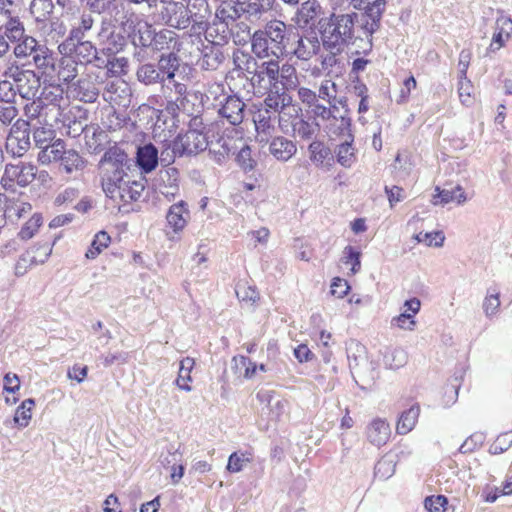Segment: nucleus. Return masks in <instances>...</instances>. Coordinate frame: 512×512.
Returning a JSON list of instances; mask_svg holds the SVG:
<instances>
[{"mask_svg":"<svg viewBox=\"0 0 512 512\" xmlns=\"http://www.w3.org/2000/svg\"><path fill=\"white\" fill-rule=\"evenodd\" d=\"M202 119L195 117L190 121L189 129L179 134L173 141V152L178 156L197 155L207 149L209 145L208 137L202 127Z\"/></svg>","mask_w":512,"mask_h":512,"instance_id":"5","label":"nucleus"},{"mask_svg":"<svg viewBox=\"0 0 512 512\" xmlns=\"http://www.w3.org/2000/svg\"><path fill=\"white\" fill-rule=\"evenodd\" d=\"M124 158V154H116L111 150L105 152L100 161V166L104 172L103 177L122 186V183H125L129 177L123 170Z\"/></svg>","mask_w":512,"mask_h":512,"instance_id":"14","label":"nucleus"},{"mask_svg":"<svg viewBox=\"0 0 512 512\" xmlns=\"http://www.w3.org/2000/svg\"><path fill=\"white\" fill-rule=\"evenodd\" d=\"M86 6L91 13L104 14L112 13L117 8L116 0H85Z\"/></svg>","mask_w":512,"mask_h":512,"instance_id":"51","label":"nucleus"},{"mask_svg":"<svg viewBox=\"0 0 512 512\" xmlns=\"http://www.w3.org/2000/svg\"><path fill=\"white\" fill-rule=\"evenodd\" d=\"M241 12L242 15H245L249 21H257L260 20L263 15L267 12L261 5H259L255 0H252L248 3H242Z\"/></svg>","mask_w":512,"mask_h":512,"instance_id":"53","label":"nucleus"},{"mask_svg":"<svg viewBox=\"0 0 512 512\" xmlns=\"http://www.w3.org/2000/svg\"><path fill=\"white\" fill-rule=\"evenodd\" d=\"M42 216L40 214H34L21 228L19 237L22 240H28L32 238L35 232L42 225Z\"/></svg>","mask_w":512,"mask_h":512,"instance_id":"55","label":"nucleus"},{"mask_svg":"<svg viewBox=\"0 0 512 512\" xmlns=\"http://www.w3.org/2000/svg\"><path fill=\"white\" fill-rule=\"evenodd\" d=\"M351 4L355 9L363 10L361 15L360 30L363 32L367 41L363 52L367 53L372 50V36L380 28L381 17L386 8L385 0H351Z\"/></svg>","mask_w":512,"mask_h":512,"instance_id":"4","label":"nucleus"},{"mask_svg":"<svg viewBox=\"0 0 512 512\" xmlns=\"http://www.w3.org/2000/svg\"><path fill=\"white\" fill-rule=\"evenodd\" d=\"M188 12L183 3H171L162 12V18L167 26L184 30L189 27Z\"/></svg>","mask_w":512,"mask_h":512,"instance_id":"17","label":"nucleus"},{"mask_svg":"<svg viewBox=\"0 0 512 512\" xmlns=\"http://www.w3.org/2000/svg\"><path fill=\"white\" fill-rule=\"evenodd\" d=\"M52 0H29L28 11L36 22H42L53 12Z\"/></svg>","mask_w":512,"mask_h":512,"instance_id":"36","label":"nucleus"},{"mask_svg":"<svg viewBox=\"0 0 512 512\" xmlns=\"http://www.w3.org/2000/svg\"><path fill=\"white\" fill-rule=\"evenodd\" d=\"M251 51L258 58L287 56L291 33L283 21L268 22L263 29L256 30L250 37Z\"/></svg>","mask_w":512,"mask_h":512,"instance_id":"3","label":"nucleus"},{"mask_svg":"<svg viewBox=\"0 0 512 512\" xmlns=\"http://www.w3.org/2000/svg\"><path fill=\"white\" fill-rule=\"evenodd\" d=\"M17 92L15 90L14 82L5 77L0 81V102L1 103H16Z\"/></svg>","mask_w":512,"mask_h":512,"instance_id":"56","label":"nucleus"},{"mask_svg":"<svg viewBox=\"0 0 512 512\" xmlns=\"http://www.w3.org/2000/svg\"><path fill=\"white\" fill-rule=\"evenodd\" d=\"M65 152L66 149L64 141L62 139H56L50 145L40 150L38 153V161L42 165L59 162Z\"/></svg>","mask_w":512,"mask_h":512,"instance_id":"30","label":"nucleus"},{"mask_svg":"<svg viewBox=\"0 0 512 512\" xmlns=\"http://www.w3.org/2000/svg\"><path fill=\"white\" fill-rule=\"evenodd\" d=\"M419 413L420 408L417 405L411 406L408 410L404 411L397 423V433L405 435L410 432L417 422Z\"/></svg>","mask_w":512,"mask_h":512,"instance_id":"37","label":"nucleus"},{"mask_svg":"<svg viewBox=\"0 0 512 512\" xmlns=\"http://www.w3.org/2000/svg\"><path fill=\"white\" fill-rule=\"evenodd\" d=\"M242 16L241 8L239 5H232L228 2H223L215 11V21L213 26L219 23L224 26L222 30L223 35L219 36V41L226 42V30L234 24Z\"/></svg>","mask_w":512,"mask_h":512,"instance_id":"18","label":"nucleus"},{"mask_svg":"<svg viewBox=\"0 0 512 512\" xmlns=\"http://www.w3.org/2000/svg\"><path fill=\"white\" fill-rule=\"evenodd\" d=\"M55 138V131L51 127H37L33 131L35 146L40 150L50 145Z\"/></svg>","mask_w":512,"mask_h":512,"instance_id":"50","label":"nucleus"},{"mask_svg":"<svg viewBox=\"0 0 512 512\" xmlns=\"http://www.w3.org/2000/svg\"><path fill=\"white\" fill-rule=\"evenodd\" d=\"M223 59L224 55L218 47L213 45L206 46L203 50L200 65L205 70H215L222 63Z\"/></svg>","mask_w":512,"mask_h":512,"instance_id":"40","label":"nucleus"},{"mask_svg":"<svg viewBox=\"0 0 512 512\" xmlns=\"http://www.w3.org/2000/svg\"><path fill=\"white\" fill-rule=\"evenodd\" d=\"M128 40L122 31L113 30L107 36L105 41V47L103 48L110 55H114L123 51L127 45Z\"/></svg>","mask_w":512,"mask_h":512,"instance_id":"43","label":"nucleus"},{"mask_svg":"<svg viewBox=\"0 0 512 512\" xmlns=\"http://www.w3.org/2000/svg\"><path fill=\"white\" fill-rule=\"evenodd\" d=\"M34 251L26 250L17 260L15 264V275L23 276L27 271L35 266Z\"/></svg>","mask_w":512,"mask_h":512,"instance_id":"54","label":"nucleus"},{"mask_svg":"<svg viewBox=\"0 0 512 512\" xmlns=\"http://www.w3.org/2000/svg\"><path fill=\"white\" fill-rule=\"evenodd\" d=\"M448 500L444 495L429 496L424 501V506L429 512H444Z\"/></svg>","mask_w":512,"mask_h":512,"instance_id":"64","label":"nucleus"},{"mask_svg":"<svg viewBox=\"0 0 512 512\" xmlns=\"http://www.w3.org/2000/svg\"><path fill=\"white\" fill-rule=\"evenodd\" d=\"M136 162L142 172L150 173L158 165V149L152 143L138 147Z\"/></svg>","mask_w":512,"mask_h":512,"instance_id":"25","label":"nucleus"},{"mask_svg":"<svg viewBox=\"0 0 512 512\" xmlns=\"http://www.w3.org/2000/svg\"><path fill=\"white\" fill-rule=\"evenodd\" d=\"M300 111L299 107H288L282 110H279L278 113V123L279 127L282 131H286L291 125L293 120L299 119L298 113Z\"/></svg>","mask_w":512,"mask_h":512,"instance_id":"57","label":"nucleus"},{"mask_svg":"<svg viewBox=\"0 0 512 512\" xmlns=\"http://www.w3.org/2000/svg\"><path fill=\"white\" fill-rule=\"evenodd\" d=\"M177 176L178 171L176 168L160 170L158 173L155 187L169 200L173 199L179 191Z\"/></svg>","mask_w":512,"mask_h":512,"instance_id":"19","label":"nucleus"},{"mask_svg":"<svg viewBox=\"0 0 512 512\" xmlns=\"http://www.w3.org/2000/svg\"><path fill=\"white\" fill-rule=\"evenodd\" d=\"M236 161L245 172L252 171L256 166V161L252 158L251 148L247 145L240 149Z\"/></svg>","mask_w":512,"mask_h":512,"instance_id":"58","label":"nucleus"},{"mask_svg":"<svg viewBox=\"0 0 512 512\" xmlns=\"http://www.w3.org/2000/svg\"><path fill=\"white\" fill-rule=\"evenodd\" d=\"M16 45L13 48V54L17 59H26L31 57L32 62L38 69H46L51 65V55L45 45L39 42L30 35H25L21 40L15 41Z\"/></svg>","mask_w":512,"mask_h":512,"instance_id":"7","label":"nucleus"},{"mask_svg":"<svg viewBox=\"0 0 512 512\" xmlns=\"http://www.w3.org/2000/svg\"><path fill=\"white\" fill-rule=\"evenodd\" d=\"M512 33V20L506 16H500L496 20V31L493 35L491 46L497 44L500 49Z\"/></svg>","mask_w":512,"mask_h":512,"instance_id":"35","label":"nucleus"},{"mask_svg":"<svg viewBox=\"0 0 512 512\" xmlns=\"http://www.w3.org/2000/svg\"><path fill=\"white\" fill-rule=\"evenodd\" d=\"M281 59L249 56L245 62L244 70L250 75L251 85L259 91L278 89V86H283L286 89H296L299 84L297 71L294 66L288 63L280 66Z\"/></svg>","mask_w":512,"mask_h":512,"instance_id":"2","label":"nucleus"},{"mask_svg":"<svg viewBox=\"0 0 512 512\" xmlns=\"http://www.w3.org/2000/svg\"><path fill=\"white\" fill-rule=\"evenodd\" d=\"M318 103L325 101L328 106H325L326 110H329L328 115H325L324 119L331 117L332 113L340 112V108L348 106L347 98L345 96H338V86L335 82L330 79H325L321 82L317 90Z\"/></svg>","mask_w":512,"mask_h":512,"instance_id":"13","label":"nucleus"},{"mask_svg":"<svg viewBox=\"0 0 512 512\" xmlns=\"http://www.w3.org/2000/svg\"><path fill=\"white\" fill-rule=\"evenodd\" d=\"M235 293L240 301L254 303L259 299V293L257 290L252 286L246 285L245 283H238L235 288Z\"/></svg>","mask_w":512,"mask_h":512,"instance_id":"60","label":"nucleus"},{"mask_svg":"<svg viewBox=\"0 0 512 512\" xmlns=\"http://www.w3.org/2000/svg\"><path fill=\"white\" fill-rule=\"evenodd\" d=\"M134 57L137 59V61L140 62L136 69L135 75H136L137 80L141 84H143L145 86H151V85H155V84H161L162 87L165 86L162 81V78L160 77V73L157 70V67L154 63H150V62L142 63L141 61L143 60L144 56L140 52L135 53Z\"/></svg>","mask_w":512,"mask_h":512,"instance_id":"20","label":"nucleus"},{"mask_svg":"<svg viewBox=\"0 0 512 512\" xmlns=\"http://www.w3.org/2000/svg\"><path fill=\"white\" fill-rule=\"evenodd\" d=\"M292 130L295 137H299L302 140L312 139L320 130V125L315 120L299 119L291 122Z\"/></svg>","mask_w":512,"mask_h":512,"instance_id":"31","label":"nucleus"},{"mask_svg":"<svg viewBox=\"0 0 512 512\" xmlns=\"http://www.w3.org/2000/svg\"><path fill=\"white\" fill-rule=\"evenodd\" d=\"M146 182L147 180L143 176H139L137 180H132L129 176L125 183L120 186L121 199L125 202L137 201L145 189Z\"/></svg>","mask_w":512,"mask_h":512,"instance_id":"29","label":"nucleus"},{"mask_svg":"<svg viewBox=\"0 0 512 512\" xmlns=\"http://www.w3.org/2000/svg\"><path fill=\"white\" fill-rule=\"evenodd\" d=\"M71 92L78 100L93 103L97 100L99 90L95 83L88 78H81L71 85Z\"/></svg>","mask_w":512,"mask_h":512,"instance_id":"24","label":"nucleus"},{"mask_svg":"<svg viewBox=\"0 0 512 512\" xmlns=\"http://www.w3.org/2000/svg\"><path fill=\"white\" fill-rule=\"evenodd\" d=\"M233 362L235 363V368L239 370L240 373H242V370H244L243 376L245 378L253 377L257 370V365L253 363L248 357H234Z\"/></svg>","mask_w":512,"mask_h":512,"instance_id":"62","label":"nucleus"},{"mask_svg":"<svg viewBox=\"0 0 512 512\" xmlns=\"http://www.w3.org/2000/svg\"><path fill=\"white\" fill-rule=\"evenodd\" d=\"M414 238L418 243H425L429 247H441L445 240V236L441 231L420 232L416 234Z\"/></svg>","mask_w":512,"mask_h":512,"instance_id":"52","label":"nucleus"},{"mask_svg":"<svg viewBox=\"0 0 512 512\" xmlns=\"http://www.w3.org/2000/svg\"><path fill=\"white\" fill-rule=\"evenodd\" d=\"M84 167L85 160L77 151L73 149L66 150L63 157L59 161V171L69 175L73 172L83 170Z\"/></svg>","mask_w":512,"mask_h":512,"instance_id":"33","label":"nucleus"},{"mask_svg":"<svg viewBox=\"0 0 512 512\" xmlns=\"http://www.w3.org/2000/svg\"><path fill=\"white\" fill-rule=\"evenodd\" d=\"M321 43L316 35L303 36L299 33H291L287 56L292 55L298 60L308 61L318 54Z\"/></svg>","mask_w":512,"mask_h":512,"instance_id":"11","label":"nucleus"},{"mask_svg":"<svg viewBox=\"0 0 512 512\" xmlns=\"http://www.w3.org/2000/svg\"><path fill=\"white\" fill-rule=\"evenodd\" d=\"M189 218V211L186 208L184 201H180L177 204H173L167 213L166 219L168 225L173 229L175 233L182 231L186 226Z\"/></svg>","mask_w":512,"mask_h":512,"instance_id":"27","label":"nucleus"},{"mask_svg":"<svg viewBox=\"0 0 512 512\" xmlns=\"http://www.w3.org/2000/svg\"><path fill=\"white\" fill-rule=\"evenodd\" d=\"M383 361L387 368L399 369L407 363L408 353L401 347L387 349Z\"/></svg>","mask_w":512,"mask_h":512,"instance_id":"39","label":"nucleus"},{"mask_svg":"<svg viewBox=\"0 0 512 512\" xmlns=\"http://www.w3.org/2000/svg\"><path fill=\"white\" fill-rule=\"evenodd\" d=\"M30 123L24 119H17L9 132L6 148L13 156L22 157L31 147Z\"/></svg>","mask_w":512,"mask_h":512,"instance_id":"9","label":"nucleus"},{"mask_svg":"<svg viewBox=\"0 0 512 512\" xmlns=\"http://www.w3.org/2000/svg\"><path fill=\"white\" fill-rule=\"evenodd\" d=\"M269 152L278 161L286 162L296 154L297 147L292 140L276 136L269 143Z\"/></svg>","mask_w":512,"mask_h":512,"instance_id":"23","label":"nucleus"},{"mask_svg":"<svg viewBox=\"0 0 512 512\" xmlns=\"http://www.w3.org/2000/svg\"><path fill=\"white\" fill-rule=\"evenodd\" d=\"M361 19L355 12H332L318 21L320 39L325 50L341 54L346 47L360 39L365 47L367 38L360 30Z\"/></svg>","mask_w":512,"mask_h":512,"instance_id":"1","label":"nucleus"},{"mask_svg":"<svg viewBox=\"0 0 512 512\" xmlns=\"http://www.w3.org/2000/svg\"><path fill=\"white\" fill-rule=\"evenodd\" d=\"M207 148L209 149V154L212 155L213 159L218 164H222L230 152L228 140L224 137H220L217 142H209Z\"/></svg>","mask_w":512,"mask_h":512,"instance_id":"47","label":"nucleus"},{"mask_svg":"<svg viewBox=\"0 0 512 512\" xmlns=\"http://www.w3.org/2000/svg\"><path fill=\"white\" fill-rule=\"evenodd\" d=\"M391 435L390 425L381 418L374 419L366 429L367 440L374 446L385 445Z\"/></svg>","mask_w":512,"mask_h":512,"instance_id":"21","label":"nucleus"},{"mask_svg":"<svg viewBox=\"0 0 512 512\" xmlns=\"http://www.w3.org/2000/svg\"><path fill=\"white\" fill-rule=\"evenodd\" d=\"M58 50L63 55L74 54L80 64H89L96 59L97 49L90 41L77 44L61 43Z\"/></svg>","mask_w":512,"mask_h":512,"instance_id":"16","label":"nucleus"},{"mask_svg":"<svg viewBox=\"0 0 512 512\" xmlns=\"http://www.w3.org/2000/svg\"><path fill=\"white\" fill-rule=\"evenodd\" d=\"M360 252L356 251L352 246H346L343 251L342 261L345 264H351L353 274L357 273L361 268Z\"/></svg>","mask_w":512,"mask_h":512,"instance_id":"61","label":"nucleus"},{"mask_svg":"<svg viewBox=\"0 0 512 512\" xmlns=\"http://www.w3.org/2000/svg\"><path fill=\"white\" fill-rule=\"evenodd\" d=\"M310 159L317 165H323L326 159L331 157V150L322 141H313L308 146Z\"/></svg>","mask_w":512,"mask_h":512,"instance_id":"46","label":"nucleus"},{"mask_svg":"<svg viewBox=\"0 0 512 512\" xmlns=\"http://www.w3.org/2000/svg\"><path fill=\"white\" fill-rule=\"evenodd\" d=\"M110 241H111V239L107 232H105V231L98 232L95 235L89 249L87 250V252L85 254L86 258L87 259H95L102 252V250L104 248L108 247Z\"/></svg>","mask_w":512,"mask_h":512,"instance_id":"48","label":"nucleus"},{"mask_svg":"<svg viewBox=\"0 0 512 512\" xmlns=\"http://www.w3.org/2000/svg\"><path fill=\"white\" fill-rule=\"evenodd\" d=\"M354 141L342 140L335 148L337 162L343 167L349 168L356 161Z\"/></svg>","mask_w":512,"mask_h":512,"instance_id":"38","label":"nucleus"},{"mask_svg":"<svg viewBox=\"0 0 512 512\" xmlns=\"http://www.w3.org/2000/svg\"><path fill=\"white\" fill-rule=\"evenodd\" d=\"M435 190L437 194L434 195V205H445L450 202H455L458 205H461L465 203L467 200L465 191L460 185H456L455 187L450 189H440L439 187H436Z\"/></svg>","mask_w":512,"mask_h":512,"instance_id":"28","label":"nucleus"},{"mask_svg":"<svg viewBox=\"0 0 512 512\" xmlns=\"http://www.w3.org/2000/svg\"><path fill=\"white\" fill-rule=\"evenodd\" d=\"M35 405V401L32 398L26 399L17 408L14 415V422L20 427H26L29 424V420L32 416V408Z\"/></svg>","mask_w":512,"mask_h":512,"instance_id":"49","label":"nucleus"},{"mask_svg":"<svg viewBox=\"0 0 512 512\" xmlns=\"http://www.w3.org/2000/svg\"><path fill=\"white\" fill-rule=\"evenodd\" d=\"M459 78H460V80H459L458 93H459L460 101L464 105L470 106L474 100V98L472 96L473 85H472L471 81L467 78V76L459 77Z\"/></svg>","mask_w":512,"mask_h":512,"instance_id":"59","label":"nucleus"},{"mask_svg":"<svg viewBox=\"0 0 512 512\" xmlns=\"http://www.w3.org/2000/svg\"><path fill=\"white\" fill-rule=\"evenodd\" d=\"M322 120L328 122L326 132L331 140L354 141V135L351 129L352 120L348 106L340 108V112L332 113L330 118Z\"/></svg>","mask_w":512,"mask_h":512,"instance_id":"10","label":"nucleus"},{"mask_svg":"<svg viewBox=\"0 0 512 512\" xmlns=\"http://www.w3.org/2000/svg\"><path fill=\"white\" fill-rule=\"evenodd\" d=\"M13 6H0V17L3 23L0 26V34L10 42L21 40L26 35L24 23L12 9Z\"/></svg>","mask_w":512,"mask_h":512,"instance_id":"12","label":"nucleus"},{"mask_svg":"<svg viewBox=\"0 0 512 512\" xmlns=\"http://www.w3.org/2000/svg\"><path fill=\"white\" fill-rule=\"evenodd\" d=\"M155 65L164 85H166V82L172 83V81H174L176 72L180 67V58L174 52L161 54Z\"/></svg>","mask_w":512,"mask_h":512,"instance_id":"22","label":"nucleus"},{"mask_svg":"<svg viewBox=\"0 0 512 512\" xmlns=\"http://www.w3.org/2000/svg\"><path fill=\"white\" fill-rule=\"evenodd\" d=\"M189 26H191V35H201L207 32L209 28L210 8L203 11H191L188 8Z\"/></svg>","mask_w":512,"mask_h":512,"instance_id":"34","label":"nucleus"},{"mask_svg":"<svg viewBox=\"0 0 512 512\" xmlns=\"http://www.w3.org/2000/svg\"><path fill=\"white\" fill-rule=\"evenodd\" d=\"M246 104L236 95H228L220 100L218 115L230 125L238 126L243 122Z\"/></svg>","mask_w":512,"mask_h":512,"instance_id":"15","label":"nucleus"},{"mask_svg":"<svg viewBox=\"0 0 512 512\" xmlns=\"http://www.w3.org/2000/svg\"><path fill=\"white\" fill-rule=\"evenodd\" d=\"M322 13V6L317 0H307L297 10V23L300 26H312Z\"/></svg>","mask_w":512,"mask_h":512,"instance_id":"26","label":"nucleus"},{"mask_svg":"<svg viewBox=\"0 0 512 512\" xmlns=\"http://www.w3.org/2000/svg\"><path fill=\"white\" fill-rule=\"evenodd\" d=\"M194 364V359L190 357H186L180 361L176 385L181 390H185L187 392L191 391V386L188 385V382L191 381V371L194 367Z\"/></svg>","mask_w":512,"mask_h":512,"instance_id":"41","label":"nucleus"},{"mask_svg":"<svg viewBox=\"0 0 512 512\" xmlns=\"http://www.w3.org/2000/svg\"><path fill=\"white\" fill-rule=\"evenodd\" d=\"M36 172V166L31 163H9L5 166L0 183L6 190H14L15 185L26 187L35 180Z\"/></svg>","mask_w":512,"mask_h":512,"instance_id":"8","label":"nucleus"},{"mask_svg":"<svg viewBox=\"0 0 512 512\" xmlns=\"http://www.w3.org/2000/svg\"><path fill=\"white\" fill-rule=\"evenodd\" d=\"M3 76L14 82L17 94L25 100L35 98L41 87L40 77L33 70L15 64L9 65Z\"/></svg>","mask_w":512,"mask_h":512,"instance_id":"6","label":"nucleus"},{"mask_svg":"<svg viewBox=\"0 0 512 512\" xmlns=\"http://www.w3.org/2000/svg\"><path fill=\"white\" fill-rule=\"evenodd\" d=\"M254 122L258 133L270 134L274 130V124L268 112L259 111Z\"/></svg>","mask_w":512,"mask_h":512,"instance_id":"63","label":"nucleus"},{"mask_svg":"<svg viewBox=\"0 0 512 512\" xmlns=\"http://www.w3.org/2000/svg\"><path fill=\"white\" fill-rule=\"evenodd\" d=\"M155 39V30L152 26L148 24H144L143 26H139L137 32L133 36V44L135 47H143L147 48L152 46Z\"/></svg>","mask_w":512,"mask_h":512,"instance_id":"45","label":"nucleus"},{"mask_svg":"<svg viewBox=\"0 0 512 512\" xmlns=\"http://www.w3.org/2000/svg\"><path fill=\"white\" fill-rule=\"evenodd\" d=\"M37 98L47 107L48 105H58L63 99V89L60 85H45Z\"/></svg>","mask_w":512,"mask_h":512,"instance_id":"44","label":"nucleus"},{"mask_svg":"<svg viewBox=\"0 0 512 512\" xmlns=\"http://www.w3.org/2000/svg\"><path fill=\"white\" fill-rule=\"evenodd\" d=\"M78 73V62L76 60L68 55L61 59L58 71L60 80L70 83L77 77Z\"/></svg>","mask_w":512,"mask_h":512,"instance_id":"42","label":"nucleus"},{"mask_svg":"<svg viewBox=\"0 0 512 512\" xmlns=\"http://www.w3.org/2000/svg\"><path fill=\"white\" fill-rule=\"evenodd\" d=\"M298 97L304 104L311 108L315 118H325V115H328L329 110H326L325 106H321L320 103H318L317 91L300 87L298 89Z\"/></svg>","mask_w":512,"mask_h":512,"instance_id":"32","label":"nucleus"}]
</instances>
